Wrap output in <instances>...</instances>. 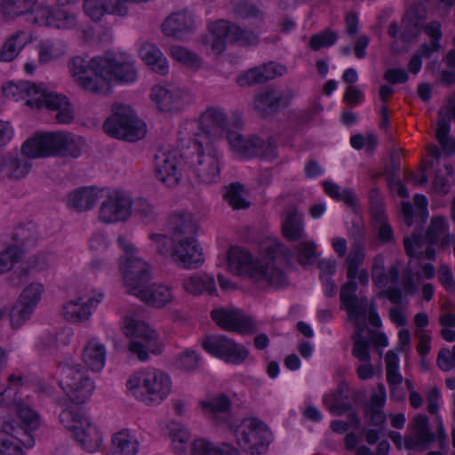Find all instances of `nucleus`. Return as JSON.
<instances>
[{
    "mask_svg": "<svg viewBox=\"0 0 455 455\" xmlns=\"http://www.w3.org/2000/svg\"><path fill=\"white\" fill-rule=\"evenodd\" d=\"M69 66L76 81L84 89L93 93L103 92L108 82L131 84L138 77L132 60L110 54L94 57L90 61L76 56L71 60Z\"/></svg>",
    "mask_w": 455,
    "mask_h": 455,
    "instance_id": "nucleus-1",
    "label": "nucleus"
},
{
    "mask_svg": "<svg viewBox=\"0 0 455 455\" xmlns=\"http://www.w3.org/2000/svg\"><path fill=\"white\" fill-rule=\"evenodd\" d=\"M289 250L280 242H273L265 248L264 259L253 261L251 254L240 247L230 248L228 264L237 275L248 276L255 283L264 282L279 288L286 284V275L281 266L287 260Z\"/></svg>",
    "mask_w": 455,
    "mask_h": 455,
    "instance_id": "nucleus-2",
    "label": "nucleus"
},
{
    "mask_svg": "<svg viewBox=\"0 0 455 455\" xmlns=\"http://www.w3.org/2000/svg\"><path fill=\"white\" fill-rule=\"evenodd\" d=\"M3 91L7 97L28 98L27 106L36 108L45 107L48 110L56 112L54 119L58 124H68L75 118L73 106L66 95L42 88L41 85L20 81L17 84L9 83L3 87Z\"/></svg>",
    "mask_w": 455,
    "mask_h": 455,
    "instance_id": "nucleus-3",
    "label": "nucleus"
},
{
    "mask_svg": "<svg viewBox=\"0 0 455 455\" xmlns=\"http://www.w3.org/2000/svg\"><path fill=\"white\" fill-rule=\"evenodd\" d=\"M83 146L82 138L70 132H44L28 140L22 145L21 153L28 158L54 156L77 158Z\"/></svg>",
    "mask_w": 455,
    "mask_h": 455,
    "instance_id": "nucleus-4",
    "label": "nucleus"
},
{
    "mask_svg": "<svg viewBox=\"0 0 455 455\" xmlns=\"http://www.w3.org/2000/svg\"><path fill=\"white\" fill-rule=\"evenodd\" d=\"M103 129L108 135L129 142L143 139L147 132L145 123L129 106L121 104L114 105L113 114L105 121Z\"/></svg>",
    "mask_w": 455,
    "mask_h": 455,
    "instance_id": "nucleus-5",
    "label": "nucleus"
},
{
    "mask_svg": "<svg viewBox=\"0 0 455 455\" xmlns=\"http://www.w3.org/2000/svg\"><path fill=\"white\" fill-rule=\"evenodd\" d=\"M127 385L133 395L146 404L161 403L171 392L172 381L168 374L156 369H148L138 379H129Z\"/></svg>",
    "mask_w": 455,
    "mask_h": 455,
    "instance_id": "nucleus-6",
    "label": "nucleus"
},
{
    "mask_svg": "<svg viewBox=\"0 0 455 455\" xmlns=\"http://www.w3.org/2000/svg\"><path fill=\"white\" fill-rule=\"evenodd\" d=\"M60 423L72 431L76 441L89 452L96 451L101 445L102 436L95 426L81 413L77 406L63 410L59 416Z\"/></svg>",
    "mask_w": 455,
    "mask_h": 455,
    "instance_id": "nucleus-7",
    "label": "nucleus"
},
{
    "mask_svg": "<svg viewBox=\"0 0 455 455\" xmlns=\"http://www.w3.org/2000/svg\"><path fill=\"white\" fill-rule=\"evenodd\" d=\"M124 332L131 339L129 350L136 354L140 361L148 359V353H160L159 338L156 331L144 322L132 318H125Z\"/></svg>",
    "mask_w": 455,
    "mask_h": 455,
    "instance_id": "nucleus-8",
    "label": "nucleus"
},
{
    "mask_svg": "<svg viewBox=\"0 0 455 455\" xmlns=\"http://www.w3.org/2000/svg\"><path fill=\"white\" fill-rule=\"evenodd\" d=\"M58 368L61 374L60 385L67 395L76 405L84 403L91 397L94 385L84 368L68 363H60Z\"/></svg>",
    "mask_w": 455,
    "mask_h": 455,
    "instance_id": "nucleus-9",
    "label": "nucleus"
},
{
    "mask_svg": "<svg viewBox=\"0 0 455 455\" xmlns=\"http://www.w3.org/2000/svg\"><path fill=\"white\" fill-rule=\"evenodd\" d=\"M226 140L230 149L242 157L259 156L267 160L277 157L276 144L272 138L265 142L258 136L245 138L238 132L230 130L227 131Z\"/></svg>",
    "mask_w": 455,
    "mask_h": 455,
    "instance_id": "nucleus-10",
    "label": "nucleus"
},
{
    "mask_svg": "<svg viewBox=\"0 0 455 455\" xmlns=\"http://www.w3.org/2000/svg\"><path fill=\"white\" fill-rule=\"evenodd\" d=\"M237 444L251 454H261L267 450L271 433L268 427L257 419H244L235 429Z\"/></svg>",
    "mask_w": 455,
    "mask_h": 455,
    "instance_id": "nucleus-11",
    "label": "nucleus"
},
{
    "mask_svg": "<svg viewBox=\"0 0 455 455\" xmlns=\"http://www.w3.org/2000/svg\"><path fill=\"white\" fill-rule=\"evenodd\" d=\"M196 151L195 172L201 182L211 184L220 180V160L216 148L211 141L195 139L192 142Z\"/></svg>",
    "mask_w": 455,
    "mask_h": 455,
    "instance_id": "nucleus-12",
    "label": "nucleus"
},
{
    "mask_svg": "<svg viewBox=\"0 0 455 455\" xmlns=\"http://www.w3.org/2000/svg\"><path fill=\"white\" fill-rule=\"evenodd\" d=\"M202 345L212 355L233 364L243 363L249 355L248 349L243 345L235 342L225 335L206 336Z\"/></svg>",
    "mask_w": 455,
    "mask_h": 455,
    "instance_id": "nucleus-13",
    "label": "nucleus"
},
{
    "mask_svg": "<svg viewBox=\"0 0 455 455\" xmlns=\"http://www.w3.org/2000/svg\"><path fill=\"white\" fill-rule=\"evenodd\" d=\"M295 97L291 88L268 87L258 92L253 100L254 110L262 117H270L288 108Z\"/></svg>",
    "mask_w": 455,
    "mask_h": 455,
    "instance_id": "nucleus-14",
    "label": "nucleus"
},
{
    "mask_svg": "<svg viewBox=\"0 0 455 455\" xmlns=\"http://www.w3.org/2000/svg\"><path fill=\"white\" fill-rule=\"evenodd\" d=\"M212 319L221 329L240 334H252L257 331V324L252 317L241 310L217 308L211 312Z\"/></svg>",
    "mask_w": 455,
    "mask_h": 455,
    "instance_id": "nucleus-15",
    "label": "nucleus"
},
{
    "mask_svg": "<svg viewBox=\"0 0 455 455\" xmlns=\"http://www.w3.org/2000/svg\"><path fill=\"white\" fill-rule=\"evenodd\" d=\"M44 287L40 283H30L22 291L10 313V321L12 328H20L30 318L41 299Z\"/></svg>",
    "mask_w": 455,
    "mask_h": 455,
    "instance_id": "nucleus-16",
    "label": "nucleus"
},
{
    "mask_svg": "<svg viewBox=\"0 0 455 455\" xmlns=\"http://www.w3.org/2000/svg\"><path fill=\"white\" fill-rule=\"evenodd\" d=\"M120 269L128 292L132 295L140 292L151 279L148 263L134 255H127L125 261L121 263Z\"/></svg>",
    "mask_w": 455,
    "mask_h": 455,
    "instance_id": "nucleus-17",
    "label": "nucleus"
},
{
    "mask_svg": "<svg viewBox=\"0 0 455 455\" xmlns=\"http://www.w3.org/2000/svg\"><path fill=\"white\" fill-rule=\"evenodd\" d=\"M132 213V200L125 194L116 191L101 204L99 211L100 221L109 224L124 221Z\"/></svg>",
    "mask_w": 455,
    "mask_h": 455,
    "instance_id": "nucleus-18",
    "label": "nucleus"
},
{
    "mask_svg": "<svg viewBox=\"0 0 455 455\" xmlns=\"http://www.w3.org/2000/svg\"><path fill=\"white\" fill-rule=\"evenodd\" d=\"M17 414L24 427L18 424L14 427L9 423L4 426V430L19 440L24 446L30 448L34 445V440L28 432L39 427V416L23 403L17 404Z\"/></svg>",
    "mask_w": 455,
    "mask_h": 455,
    "instance_id": "nucleus-19",
    "label": "nucleus"
},
{
    "mask_svg": "<svg viewBox=\"0 0 455 455\" xmlns=\"http://www.w3.org/2000/svg\"><path fill=\"white\" fill-rule=\"evenodd\" d=\"M156 177L167 187H175L180 178L177 152L159 150L154 156Z\"/></svg>",
    "mask_w": 455,
    "mask_h": 455,
    "instance_id": "nucleus-20",
    "label": "nucleus"
},
{
    "mask_svg": "<svg viewBox=\"0 0 455 455\" xmlns=\"http://www.w3.org/2000/svg\"><path fill=\"white\" fill-rule=\"evenodd\" d=\"M173 243L171 258L178 267L196 268L202 265L204 258L196 238L174 241Z\"/></svg>",
    "mask_w": 455,
    "mask_h": 455,
    "instance_id": "nucleus-21",
    "label": "nucleus"
},
{
    "mask_svg": "<svg viewBox=\"0 0 455 455\" xmlns=\"http://www.w3.org/2000/svg\"><path fill=\"white\" fill-rule=\"evenodd\" d=\"M200 128L203 134L196 139L210 141L211 137H217L222 132L227 134L229 129V121L224 109L220 107H210L200 116Z\"/></svg>",
    "mask_w": 455,
    "mask_h": 455,
    "instance_id": "nucleus-22",
    "label": "nucleus"
},
{
    "mask_svg": "<svg viewBox=\"0 0 455 455\" xmlns=\"http://www.w3.org/2000/svg\"><path fill=\"white\" fill-rule=\"evenodd\" d=\"M284 66L275 62H268L263 65L254 67L241 74L236 78V83L241 87L254 86L273 80L286 73Z\"/></svg>",
    "mask_w": 455,
    "mask_h": 455,
    "instance_id": "nucleus-23",
    "label": "nucleus"
},
{
    "mask_svg": "<svg viewBox=\"0 0 455 455\" xmlns=\"http://www.w3.org/2000/svg\"><path fill=\"white\" fill-rule=\"evenodd\" d=\"M151 99L163 112H178L186 106L188 94L178 88L155 86L151 91Z\"/></svg>",
    "mask_w": 455,
    "mask_h": 455,
    "instance_id": "nucleus-24",
    "label": "nucleus"
},
{
    "mask_svg": "<svg viewBox=\"0 0 455 455\" xmlns=\"http://www.w3.org/2000/svg\"><path fill=\"white\" fill-rule=\"evenodd\" d=\"M340 289L339 299L345 307L348 316L352 320H357L360 317H365L367 314L368 300L366 297L359 298L355 295L358 284L356 278H347Z\"/></svg>",
    "mask_w": 455,
    "mask_h": 455,
    "instance_id": "nucleus-25",
    "label": "nucleus"
},
{
    "mask_svg": "<svg viewBox=\"0 0 455 455\" xmlns=\"http://www.w3.org/2000/svg\"><path fill=\"white\" fill-rule=\"evenodd\" d=\"M35 20L39 25L58 29H70L76 26V16L59 7L40 9Z\"/></svg>",
    "mask_w": 455,
    "mask_h": 455,
    "instance_id": "nucleus-26",
    "label": "nucleus"
},
{
    "mask_svg": "<svg viewBox=\"0 0 455 455\" xmlns=\"http://www.w3.org/2000/svg\"><path fill=\"white\" fill-rule=\"evenodd\" d=\"M411 429L414 436L407 435L404 437V446L408 450L419 447L425 450L434 442L435 435L429 427V419L427 415L418 414L413 418Z\"/></svg>",
    "mask_w": 455,
    "mask_h": 455,
    "instance_id": "nucleus-27",
    "label": "nucleus"
},
{
    "mask_svg": "<svg viewBox=\"0 0 455 455\" xmlns=\"http://www.w3.org/2000/svg\"><path fill=\"white\" fill-rule=\"evenodd\" d=\"M167 227L172 233V240L196 239L197 224L191 213L174 212L170 215Z\"/></svg>",
    "mask_w": 455,
    "mask_h": 455,
    "instance_id": "nucleus-28",
    "label": "nucleus"
},
{
    "mask_svg": "<svg viewBox=\"0 0 455 455\" xmlns=\"http://www.w3.org/2000/svg\"><path fill=\"white\" fill-rule=\"evenodd\" d=\"M215 31L220 36H226L230 43L239 46H254L259 42V36L253 31L224 20L216 22Z\"/></svg>",
    "mask_w": 455,
    "mask_h": 455,
    "instance_id": "nucleus-29",
    "label": "nucleus"
},
{
    "mask_svg": "<svg viewBox=\"0 0 455 455\" xmlns=\"http://www.w3.org/2000/svg\"><path fill=\"white\" fill-rule=\"evenodd\" d=\"M103 298L102 293L84 300L78 298L76 300L67 302L62 307V315L68 321L80 323L88 320L92 315L91 308L96 307Z\"/></svg>",
    "mask_w": 455,
    "mask_h": 455,
    "instance_id": "nucleus-30",
    "label": "nucleus"
},
{
    "mask_svg": "<svg viewBox=\"0 0 455 455\" xmlns=\"http://www.w3.org/2000/svg\"><path fill=\"white\" fill-rule=\"evenodd\" d=\"M84 10L95 21L100 20L105 13L124 16L128 12L123 0H84Z\"/></svg>",
    "mask_w": 455,
    "mask_h": 455,
    "instance_id": "nucleus-31",
    "label": "nucleus"
},
{
    "mask_svg": "<svg viewBox=\"0 0 455 455\" xmlns=\"http://www.w3.org/2000/svg\"><path fill=\"white\" fill-rule=\"evenodd\" d=\"M194 28L191 15L186 11L174 12L168 16L162 24L163 33L171 37L180 39Z\"/></svg>",
    "mask_w": 455,
    "mask_h": 455,
    "instance_id": "nucleus-32",
    "label": "nucleus"
},
{
    "mask_svg": "<svg viewBox=\"0 0 455 455\" xmlns=\"http://www.w3.org/2000/svg\"><path fill=\"white\" fill-rule=\"evenodd\" d=\"M283 234L291 241H298L304 235L302 215L296 205H289L283 213Z\"/></svg>",
    "mask_w": 455,
    "mask_h": 455,
    "instance_id": "nucleus-33",
    "label": "nucleus"
},
{
    "mask_svg": "<svg viewBox=\"0 0 455 455\" xmlns=\"http://www.w3.org/2000/svg\"><path fill=\"white\" fill-rule=\"evenodd\" d=\"M201 406L215 425H221L227 422V417L231 409V401L227 395L220 394L206 402H201Z\"/></svg>",
    "mask_w": 455,
    "mask_h": 455,
    "instance_id": "nucleus-34",
    "label": "nucleus"
},
{
    "mask_svg": "<svg viewBox=\"0 0 455 455\" xmlns=\"http://www.w3.org/2000/svg\"><path fill=\"white\" fill-rule=\"evenodd\" d=\"M146 304L162 307L172 299V292L167 286L162 284L146 285L140 292L133 294Z\"/></svg>",
    "mask_w": 455,
    "mask_h": 455,
    "instance_id": "nucleus-35",
    "label": "nucleus"
},
{
    "mask_svg": "<svg viewBox=\"0 0 455 455\" xmlns=\"http://www.w3.org/2000/svg\"><path fill=\"white\" fill-rule=\"evenodd\" d=\"M140 56L155 72L163 76L168 73L166 58L155 44L143 43L140 48Z\"/></svg>",
    "mask_w": 455,
    "mask_h": 455,
    "instance_id": "nucleus-36",
    "label": "nucleus"
},
{
    "mask_svg": "<svg viewBox=\"0 0 455 455\" xmlns=\"http://www.w3.org/2000/svg\"><path fill=\"white\" fill-rule=\"evenodd\" d=\"M100 190L94 188H80L68 196L69 207L77 212L91 210L99 198Z\"/></svg>",
    "mask_w": 455,
    "mask_h": 455,
    "instance_id": "nucleus-37",
    "label": "nucleus"
},
{
    "mask_svg": "<svg viewBox=\"0 0 455 455\" xmlns=\"http://www.w3.org/2000/svg\"><path fill=\"white\" fill-rule=\"evenodd\" d=\"M184 289L194 295H200L204 292L212 295L216 292L214 278L209 275H194L183 281Z\"/></svg>",
    "mask_w": 455,
    "mask_h": 455,
    "instance_id": "nucleus-38",
    "label": "nucleus"
},
{
    "mask_svg": "<svg viewBox=\"0 0 455 455\" xmlns=\"http://www.w3.org/2000/svg\"><path fill=\"white\" fill-rule=\"evenodd\" d=\"M84 363L93 371H100L106 360V348L95 339H92L84 348Z\"/></svg>",
    "mask_w": 455,
    "mask_h": 455,
    "instance_id": "nucleus-39",
    "label": "nucleus"
},
{
    "mask_svg": "<svg viewBox=\"0 0 455 455\" xmlns=\"http://www.w3.org/2000/svg\"><path fill=\"white\" fill-rule=\"evenodd\" d=\"M28 43V37L23 30L13 33L4 42L0 50V60L3 61L13 60Z\"/></svg>",
    "mask_w": 455,
    "mask_h": 455,
    "instance_id": "nucleus-40",
    "label": "nucleus"
},
{
    "mask_svg": "<svg viewBox=\"0 0 455 455\" xmlns=\"http://www.w3.org/2000/svg\"><path fill=\"white\" fill-rule=\"evenodd\" d=\"M31 168V164L27 159L18 157L0 158V173L4 172L12 179H20L26 176Z\"/></svg>",
    "mask_w": 455,
    "mask_h": 455,
    "instance_id": "nucleus-41",
    "label": "nucleus"
},
{
    "mask_svg": "<svg viewBox=\"0 0 455 455\" xmlns=\"http://www.w3.org/2000/svg\"><path fill=\"white\" fill-rule=\"evenodd\" d=\"M192 455H240V452L228 443H223L220 449L204 439H197L193 443Z\"/></svg>",
    "mask_w": 455,
    "mask_h": 455,
    "instance_id": "nucleus-42",
    "label": "nucleus"
},
{
    "mask_svg": "<svg viewBox=\"0 0 455 455\" xmlns=\"http://www.w3.org/2000/svg\"><path fill=\"white\" fill-rule=\"evenodd\" d=\"M138 442L132 439L126 430L117 432L112 438L113 455H136Z\"/></svg>",
    "mask_w": 455,
    "mask_h": 455,
    "instance_id": "nucleus-43",
    "label": "nucleus"
},
{
    "mask_svg": "<svg viewBox=\"0 0 455 455\" xmlns=\"http://www.w3.org/2000/svg\"><path fill=\"white\" fill-rule=\"evenodd\" d=\"M225 189L223 197L234 210H243L250 207L251 203L244 197L246 191L243 185L239 182H233Z\"/></svg>",
    "mask_w": 455,
    "mask_h": 455,
    "instance_id": "nucleus-44",
    "label": "nucleus"
},
{
    "mask_svg": "<svg viewBox=\"0 0 455 455\" xmlns=\"http://www.w3.org/2000/svg\"><path fill=\"white\" fill-rule=\"evenodd\" d=\"M36 2L37 0H2L1 11L4 17L13 19L32 12Z\"/></svg>",
    "mask_w": 455,
    "mask_h": 455,
    "instance_id": "nucleus-45",
    "label": "nucleus"
},
{
    "mask_svg": "<svg viewBox=\"0 0 455 455\" xmlns=\"http://www.w3.org/2000/svg\"><path fill=\"white\" fill-rule=\"evenodd\" d=\"M132 211L142 221L151 223L158 217L156 207L145 198H137L132 202Z\"/></svg>",
    "mask_w": 455,
    "mask_h": 455,
    "instance_id": "nucleus-46",
    "label": "nucleus"
},
{
    "mask_svg": "<svg viewBox=\"0 0 455 455\" xmlns=\"http://www.w3.org/2000/svg\"><path fill=\"white\" fill-rule=\"evenodd\" d=\"M448 228L447 220L443 216L433 217L426 234L430 245L438 244L442 235L448 231Z\"/></svg>",
    "mask_w": 455,
    "mask_h": 455,
    "instance_id": "nucleus-47",
    "label": "nucleus"
},
{
    "mask_svg": "<svg viewBox=\"0 0 455 455\" xmlns=\"http://www.w3.org/2000/svg\"><path fill=\"white\" fill-rule=\"evenodd\" d=\"M172 57L179 62L183 63L192 69H199L201 68V60L197 54L181 46H172L171 48Z\"/></svg>",
    "mask_w": 455,
    "mask_h": 455,
    "instance_id": "nucleus-48",
    "label": "nucleus"
},
{
    "mask_svg": "<svg viewBox=\"0 0 455 455\" xmlns=\"http://www.w3.org/2000/svg\"><path fill=\"white\" fill-rule=\"evenodd\" d=\"M323 187L325 193L337 201H343L347 205L355 204V196L350 189L340 190V187L331 181H323Z\"/></svg>",
    "mask_w": 455,
    "mask_h": 455,
    "instance_id": "nucleus-49",
    "label": "nucleus"
},
{
    "mask_svg": "<svg viewBox=\"0 0 455 455\" xmlns=\"http://www.w3.org/2000/svg\"><path fill=\"white\" fill-rule=\"evenodd\" d=\"M23 258V251L16 245L9 246L0 252V274L12 268L13 264L20 262Z\"/></svg>",
    "mask_w": 455,
    "mask_h": 455,
    "instance_id": "nucleus-50",
    "label": "nucleus"
},
{
    "mask_svg": "<svg viewBox=\"0 0 455 455\" xmlns=\"http://www.w3.org/2000/svg\"><path fill=\"white\" fill-rule=\"evenodd\" d=\"M365 258V248L351 247V251L347 258V277L356 278L357 271L363 264Z\"/></svg>",
    "mask_w": 455,
    "mask_h": 455,
    "instance_id": "nucleus-51",
    "label": "nucleus"
},
{
    "mask_svg": "<svg viewBox=\"0 0 455 455\" xmlns=\"http://www.w3.org/2000/svg\"><path fill=\"white\" fill-rule=\"evenodd\" d=\"M234 12L241 19H257L263 20V13L254 4L246 2L239 1L234 4Z\"/></svg>",
    "mask_w": 455,
    "mask_h": 455,
    "instance_id": "nucleus-52",
    "label": "nucleus"
},
{
    "mask_svg": "<svg viewBox=\"0 0 455 455\" xmlns=\"http://www.w3.org/2000/svg\"><path fill=\"white\" fill-rule=\"evenodd\" d=\"M337 39V32L326 29L322 33L314 35L310 39L309 45L314 51H318L321 48L331 46Z\"/></svg>",
    "mask_w": 455,
    "mask_h": 455,
    "instance_id": "nucleus-53",
    "label": "nucleus"
},
{
    "mask_svg": "<svg viewBox=\"0 0 455 455\" xmlns=\"http://www.w3.org/2000/svg\"><path fill=\"white\" fill-rule=\"evenodd\" d=\"M149 239L152 243V248L156 252L163 257H171L173 249V242L171 243L170 238L164 234H151Z\"/></svg>",
    "mask_w": 455,
    "mask_h": 455,
    "instance_id": "nucleus-54",
    "label": "nucleus"
},
{
    "mask_svg": "<svg viewBox=\"0 0 455 455\" xmlns=\"http://www.w3.org/2000/svg\"><path fill=\"white\" fill-rule=\"evenodd\" d=\"M175 363L185 371H192L198 368L199 357L195 351L186 350L177 356Z\"/></svg>",
    "mask_w": 455,
    "mask_h": 455,
    "instance_id": "nucleus-55",
    "label": "nucleus"
},
{
    "mask_svg": "<svg viewBox=\"0 0 455 455\" xmlns=\"http://www.w3.org/2000/svg\"><path fill=\"white\" fill-rule=\"evenodd\" d=\"M355 334L358 338L354 340L352 355L360 362L369 363L371 361L370 342L365 338L361 337L359 332Z\"/></svg>",
    "mask_w": 455,
    "mask_h": 455,
    "instance_id": "nucleus-56",
    "label": "nucleus"
},
{
    "mask_svg": "<svg viewBox=\"0 0 455 455\" xmlns=\"http://www.w3.org/2000/svg\"><path fill=\"white\" fill-rule=\"evenodd\" d=\"M371 277L374 283L379 287L387 285V276L385 273L384 257L378 254L374 259L371 268Z\"/></svg>",
    "mask_w": 455,
    "mask_h": 455,
    "instance_id": "nucleus-57",
    "label": "nucleus"
},
{
    "mask_svg": "<svg viewBox=\"0 0 455 455\" xmlns=\"http://www.w3.org/2000/svg\"><path fill=\"white\" fill-rule=\"evenodd\" d=\"M298 261L301 265L312 264L315 258V244L313 242H303L298 244Z\"/></svg>",
    "mask_w": 455,
    "mask_h": 455,
    "instance_id": "nucleus-58",
    "label": "nucleus"
},
{
    "mask_svg": "<svg viewBox=\"0 0 455 455\" xmlns=\"http://www.w3.org/2000/svg\"><path fill=\"white\" fill-rule=\"evenodd\" d=\"M450 132V124L449 120L445 118L442 110H439L437 116V131H436V138L438 142L440 143L443 151L444 148H447V145L449 144L448 135Z\"/></svg>",
    "mask_w": 455,
    "mask_h": 455,
    "instance_id": "nucleus-59",
    "label": "nucleus"
},
{
    "mask_svg": "<svg viewBox=\"0 0 455 455\" xmlns=\"http://www.w3.org/2000/svg\"><path fill=\"white\" fill-rule=\"evenodd\" d=\"M427 16V10L425 4L416 3L410 6L404 14V20H411L422 25Z\"/></svg>",
    "mask_w": 455,
    "mask_h": 455,
    "instance_id": "nucleus-60",
    "label": "nucleus"
},
{
    "mask_svg": "<svg viewBox=\"0 0 455 455\" xmlns=\"http://www.w3.org/2000/svg\"><path fill=\"white\" fill-rule=\"evenodd\" d=\"M403 30L401 33V40L405 43L412 42L417 36H419L422 29V25L411 20H403Z\"/></svg>",
    "mask_w": 455,
    "mask_h": 455,
    "instance_id": "nucleus-61",
    "label": "nucleus"
},
{
    "mask_svg": "<svg viewBox=\"0 0 455 455\" xmlns=\"http://www.w3.org/2000/svg\"><path fill=\"white\" fill-rule=\"evenodd\" d=\"M172 442L174 449L178 451H184L187 447V443L190 440V433L186 427H180L178 429H172Z\"/></svg>",
    "mask_w": 455,
    "mask_h": 455,
    "instance_id": "nucleus-62",
    "label": "nucleus"
},
{
    "mask_svg": "<svg viewBox=\"0 0 455 455\" xmlns=\"http://www.w3.org/2000/svg\"><path fill=\"white\" fill-rule=\"evenodd\" d=\"M400 170V157L397 153L390 156V164L385 167L383 174L387 177L389 186L393 185L395 180L398 179L396 173Z\"/></svg>",
    "mask_w": 455,
    "mask_h": 455,
    "instance_id": "nucleus-63",
    "label": "nucleus"
},
{
    "mask_svg": "<svg viewBox=\"0 0 455 455\" xmlns=\"http://www.w3.org/2000/svg\"><path fill=\"white\" fill-rule=\"evenodd\" d=\"M0 455H25L19 444H15L9 438L0 436Z\"/></svg>",
    "mask_w": 455,
    "mask_h": 455,
    "instance_id": "nucleus-64",
    "label": "nucleus"
}]
</instances>
